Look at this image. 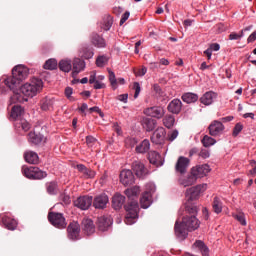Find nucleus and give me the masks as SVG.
I'll list each match as a JSON object with an SVG mask.
<instances>
[{"instance_id": "1", "label": "nucleus", "mask_w": 256, "mask_h": 256, "mask_svg": "<svg viewBox=\"0 0 256 256\" xmlns=\"http://www.w3.org/2000/svg\"><path fill=\"white\" fill-rule=\"evenodd\" d=\"M184 213L185 215L183 216L181 223L176 221L174 226L175 235L179 239H186L187 235H189V233H187L188 231H197L201 226V221L197 218L199 213L197 205L185 206Z\"/></svg>"}, {"instance_id": "2", "label": "nucleus", "mask_w": 256, "mask_h": 256, "mask_svg": "<svg viewBox=\"0 0 256 256\" xmlns=\"http://www.w3.org/2000/svg\"><path fill=\"white\" fill-rule=\"evenodd\" d=\"M44 83L43 80L39 77H32L29 82L25 83L20 88V93L24 95V97H36L39 95L41 91H43Z\"/></svg>"}, {"instance_id": "3", "label": "nucleus", "mask_w": 256, "mask_h": 256, "mask_svg": "<svg viewBox=\"0 0 256 256\" xmlns=\"http://www.w3.org/2000/svg\"><path fill=\"white\" fill-rule=\"evenodd\" d=\"M124 209L127 213L124 220L126 225H133L135 219L139 217V201L134 199L128 201V203L124 205Z\"/></svg>"}, {"instance_id": "4", "label": "nucleus", "mask_w": 256, "mask_h": 256, "mask_svg": "<svg viewBox=\"0 0 256 256\" xmlns=\"http://www.w3.org/2000/svg\"><path fill=\"white\" fill-rule=\"evenodd\" d=\"M207 191V184H198L186 190V204L185 207L188 205H196L193 201H197L199 199L201 193Z\"/></svg>"}, {"instance_id": "5", "label": "nucleus", "mask_w": 256, "mask_h": 256, "mask_svg": "<svg viewBox=\"0 0 256 256\" xmlns=\"http://www.w3.org/2000/svg\"><path fill=\"white\" fill-rule=\"evenodd\" d=\"M22 174L27 179H32V180H41L47 177V173L45 171L41 170L39 167H34V166H30V167L23 166Z\"/></svg>"}, {"instance_id": "6", "label": "nucleus", "mask_w": 256, "mask_h": 256, "mask_svg": "<svg viewBox=\"0 0 256 256\" xmlns=\"http://www.w3.org/2000/svg\"><path fill=\"white\" fill-rule=\"evenodd\" d=\"M48 221L53 227H56V229H65L67 227V221L65 220L63 213L49 212Z\"/></svg>"}, {"instance_id": "7", "label": "nucleus", "mask_w": 256, "mask_h": 256, "mask_svg": "<svg viewBox=\"0 0 256 256\" xmlns=\"http://www.w3.org/2000/svg\"><path fill=\"white\" fill-rule=\"evenodd\" d=\"M132 171L139 179H145L149 175V169L141 161H134L132 163Z\"/></svg>"}, {"instance_id": "8", "label": "nucleus", "mask_w": 256, "mask_h": 256, "mask_svg": "<svg viewBox=\"0 0 256 256\" xmlns=\"http://www.w3.org/2000/svg\"><path fill=\"white\" fill-rule=\"evenodd\" d=\"M29 73L30 70L27 66L25 65H16L13 69H12V75L13 77H15L16 79H18L20 82L21 81H25V79H27V77H29Z\"/></svg>"}, {"instance_id": "9", "label": "nucleus", "mask_w": 256, "mask_h": 256, "mask_svg": "<svg viewBox=\"0 0 256 256\" xmlns=\"http://www.w3.org/2000/svg\"><path fill=\"white\" fill-rule=\"evenodd\" d=\"M208 131L211 137H219V135H223V131H225V125H223V122L219 120H214L208 126Z\"/></svg>"}, {"instance_id": "10", "label": "nucleus", "mask_w": 256, "mask_h": 256, "mask_svg": "<svg viewBox=\"0 0 256 256\" xmlns=\"http://www.w3.org/2000/svg\"><path fill=\"white\" fill-rule=\"evenodd\" d=\"M189 165H191V160L187 157L180 156L175 164V171L180 175H185L187 173V169H189Z\"/></svg>"}, {"instance_id": "11", "label": "nucleus", "mask_w": 256, "mask_h": 256, "mask_svg": "<svg viewBox=\"0 0 256 256\" xmlns=\"http://www.w3.org/2000/svg\"><path fill=\"white\" fill-rule=\"evenodd\" d=\"M120 183L124 185V187H129L130 185L135 184V175H133V171L130 169H124L120 172Z\"/></svg>"}, {"instance_id": "12", "label": "nucleus", "mask_w": 256, "mask_h": 256, "mask_svg": "<svg viewBox=\"0 0 256 256\" xmlns=\"http://www.w3.org/2000/svg\"><path fill=\"white\" fill-rule=\"evenodd\" d=\"M144 115L153 117L154 119H163L165 116V108L161 106H152L144 110Z\"/></svg>"}, {"instance_id": "13", "label": "nucleus", "mask_w": 256, "mask_h": 256, "mask_svg": "<svg viewBox=\"0 0 256 256\" xmlns=\"http://www.w3.org/2000/svg\"><path fill=\"white\" fill-rule=\"evenodd\" d=\"M211 171V167L208 164L197 165L191 168V173L197 179H201Z\"/></svg>"}, {"instance_id": "14", "label": "nucleus", "mask_w": 256, "mask_h": 256, "mask_svg": "<svg viewBox=\"0 0 256 256\" xmlns=\"http://www.w3.org/2000/svg\"><path fill=\"white\" fill-rule=\"evenodd\" d=\"M74 205L82 211H87V209L93 205V196H80L74 201Z\"/></svg>"}, {"instance_id": "15", "label": "nucleus", "mask_w": 256, "mask_h": 256, "mask_svg": "<svg viewBox=\"0 0 256 256\" xmlns=\"http://www.w3.org/2000/svg\"><path fill=\"white\" fill-rule=\"evenodd\" d=\"M68 239L77 241L81 233V226L77 222H71L67 227Z\"/></svg>"}, {"instance_id": "16", "label": "nucleus", "mask_w": 256, "mask_h": 256, "mask_svg": "<svg viewBox=\"0 0 256 256\" xmlns=\"http://www.w3.org/2000/svg\"><path fill=\"white\" fill-rule=\"evenodd\" d=\"M165 135H167L165 128H157L151 136L152 143L155 145H163V143H165Z\"/></svg>"}, {"instance_id": "17", "label": "nucleus", "mask_w": 256, "mask_h": 256, "mask_svg": "<svg viewBox=\"0 0 256 256\" xmlns=\"http://www.w3.org/2000/svg\"><path fill=\"white\" fill-rule=\"evenodd\" d=\"M96 224L99 231H108L109 227L113 225V218L111 216H100Z\"/></svg>"}, {"instance_id": "18", "label": "nucleus", "mask_w": 256, "mask_h": 256, "mask_svg": "<svg viewBox=\"0 0 256 256\" xmlns=\"http://www.w3.org/2000/svg\"><path fill=\"white\" fill-rule=\"evenodd\" d=\"M169 113L173 115H179L181 113V109H183V102L180 99H173L167 106Z\"/></svg>"}, {"instance_id": "19", "label": "nucleus", "mask_w": 256, "mask_h": 256, "mask_svg": "<svg viewBox=\"0 0 256 256\" xmlns=\"http://www.w3.org/2000/svg\"><path fill=\"white\" fill-rule=\"evenodd\" d=\"M107 203H109V196L106 194H100L94 198L93 207H95V209H105V207H107Z\"/></svg>"}, {"instance_id": "20", "label": "nucleus", "mask_w": 256, "mask_h": 256, "mask_svg": "<svg viewBox=\"0 0 256 256\" xmlns=\"http://www.w3.org/2000/svg\"><path fill=\"white\" fill-rule=\"evenodd\" d=\"M0 221L9 231H15V229H17L18 222L14 218H11L7 215H2L0 217Z\"/></svg>"}, {"instance_id": "21", "label": "nucleus", "mask_w": 256, "mask_h": 256, "mask_svg": "<svg viewBox=\"0 0 256 256\" xmlns=\"http://www.w3.org/2000/svg\"><path fill=\"white\" fill-rule=\"evenodd\" d=\"M178 183L182 187H191L197 183V178L190 172L188 176H181L178 179Z\"/></svg>"}, {"instance_id": "22", "label": "nucleus", "mask_w": 256, "mask_h": 256, "mask_svg": "<svg viewBox=\"0 0 256 256\" xmlns=\"http://www.w3.org/2000/svg\"><path fill=\"white\" fill-rule=\"evenodd\" d=\"M215 99H217V93L208 91L202 95L200 98V103L206 106L213 105V101H215Z\"/></svg>"}, {"instance_id": "23", "label": "nucleus", "mask_w": 256, "mask_h": 256, "mask_svg": "<svg viewBox=\"0 0 256 256\" xmlns=\"http://www.w3.org/2000/svg\"><path fill=\"white\" fill-rule=\"evenodd\" d=\"M141 125H142L143 129H145V131H147L149 133L151 131H154L155 127H157V120H155L153 118L144 117L141 120Z\"/></svg>"}, {"instance_id": "24", "label": "nucleus", "mask_w": 256, "mask_h": 256, "mask_svg": "<svg viewBox=\"0 0 256 256\" xmlns=\"http://www.w3.org/2000/svg\"><path fill=\"white\" fill-rule=\"evenodd\" d=\"M82 230L86 235H93L95 233V224L93 220L87 218L82 220Z\"/></svg>"}, {"instance_id": "25", "label": "nucleus", "mask_w": 256, "mask_h": 256, "mask_svg": "<svg viewBox=\"0 0 256 256\" xmlns=\"http://www.w3.org/2000/svg\"><path fill=\"white\" fill-rule=\"evenodd\" d=\"M23 113L25 109L21 105H14L10 112V119H13L15 122L19 119H23Z\"/></svg>"}, {"instance_id": "26", "label": "nucleus", "mask_w": 256, "mask_h": 256, "mask_svg": "<svg viewBox=\"0 0 256 256\" xmlns=\"http://www.w3.org/2000/svg\"><path fill=\"white\" fill-rule=\"evenodd\" d=\"M123 205H125V196L116 193L113 197H112V207L113 209H115V211H119V209H121V207H123Z\"/></svg>"}, {"instance_id": "27", "label": "nucleus", "mask_w": 256, "mask_h": 256, "mask_svg": "<svg viewBox=\"0 0 256 256\" xmlns=\"http://www.w3.org/2000/svg\"><path fill=\"white\" fill-rule=\"evenodd\" d=\"M151 203H153V198L151 196V192L146 191L142 194L140 198V205L142 209H149L151 207Z\"/></svg>"}, {"instance_id": "28", "label": "nucleus", "mask_w": 256, "mask_h": 256, "mask_svg": "<svg viewBox=\"0 0 256 256\" xmlns=\"http://www.w3.org/2000/svg\"><path fill=\"white\" fill-rule=\"evenodd\" d=\"M124 193L128 197L129 201H137V197H139V193H141V188H139V186H134L126 189Z\"/></svg>"}, {"instance_id": "29", "label": "nucleus", "mask_w": 256, "mask_h": 256, "mask_svg": "<svg viewBox=\"0 0 256 256\" xmlns=\"http://www.w3.org/2000/svg\"><path fill=\"white\" fill-rule=\"evenodd\" d=\"M24 159L30 165H37L39 163V155L34 151H26L24 153Z\"/></svg>"}, {"instance_id": "30", "label": "nucleus", "mask_w": 256, "mask_h": 256, "mask_svg": "<svg viewBox=\"0 0 256 256\" xmlns=\"http://www.w3.org/2000/svg\"><path fill=\"white\" fill-rule=\"evenodd\" d=\"M91 43L93 44L94 47H98V48L107 47V43L105 42V39H103V37H101L97 33L92 34Z\"/></svg>"}, {"instance_id": "31", "label": "nucleus", "mask_w": 256, "mask_h": 256, "mask_svg": "<svg viewBox=\"0 0 256 256\" xmlns=\"http://www.w3.org/2000/svg\"><path fill=\"white\" fill-rule=\"evenodd\" d=\"M45 187L48 195H57L59 193V184L55 180L46 182Z\"/></svg>"}, {"instance_id": "32", "label": "nucleus", "mask_w": 256, "mask_h": 256, "mask_svg": "<svg viewBox=\"0 0 256 256\" xmlns=\"http://www.w3.org/2000/svg\"><path fill=\"white\" fill-rule=\"evenodd\" d=\"M181 99L184 103H187L189 105L191 103H197V101H199V95L191 92H186L181 96Z\"/></svg>"}, {"instance_id": "33", "label": "nucleus", "mask_w": 256, "mask_h": 256, "mask_svg": "<svg viewBox=\"0 0 256 256\" xmlns=\"http://www.w3.org/2000/svg\"><path fill=\"white\" fill-rule=\"evenodd\" d=\"M148 160L152 165H161V154L157 151H150L148 153Z\"/></svg>"}, {"instance_id": "34", "label": "nucleus", "mask_w": 256, "mask_h": 256, "mask_svg": "<svg viewBox=\"0 0 256 256\" xmlns=\"http://www.w3.org/2000/svg\"><path fill=\"white\" fill-rule=\"evenodd\" d=\"M59 67L60 71H63L64 73H69V71H71L72 66L71 65H44L43 69H46L48 71H55L57 70Z\"/></svg>"}, {"instance_id": "35", "label": "nucleus", "mask_w": 256, "mask_h": 256, "mask_svg": "<svg viewBox=\"0 0 256 256\" xmlns=\"http://www.w3.org/2000/svg\"><path fill=\"white\" fill-rule=\"evenodd\" d=\"M14 126L16 129H22L24 132H27L29 129H31V124L23 118L16 120Z\"/></svg>"}, {"instance_id": "36", "label": "nucleus", "mask_w": 256, "mask_h": 256, "mask_svg": "<svg viewBox=\"0 0 256 256\" xmlns=\"http://www.w3.org/2000/svg\"><path fill=\"white\" fill-rule=\"evenodd\" d=\"M28 141L32 143V145H39V143L43 142V135L37 134L35 132H30L28 134Z\"/></svg>"}, {"instance_id": "37", "label": "nucleus", "mask_w": 256, "mask_h": 256, "mask_svg": "<svg viewBox=\"0 0 256 256\" xmlns=\"http://www.w3.org/2000/svg\"><path fill=\"white\" fill-rule=\"evenodd\" d=\"M151 149V142L149 140L144 139L138 146H136V153H147Z\"/></svg>"}, {"instance_id": "38", "label": "nucleus", "mask_w": 256, "mask_h": 256, "mask_svg": "<svg viewBox=\"0 0 256 256\" xmlns=\"http://www.w3.org/2000/svg\"><path fill=\"white\" fill-rule=\"evenodd\" d=\"M212 209L217 215L223 211V202H221V199L217 196L213 199Z\"/></svg>"}, {"instance_id": "39", "label": "nucleus", "mask_w": 256, "mask_h": 256, "mask_svg": "<svg viewBox=\"0 0 256 256\" xmlns=\"http://www.w3.org/2000/svg\"><path fill=\"white\" fill-rule=\"evenodd\" d=\"M194 246L197 247V249H199V251L201 252V254L203 256H209V247H207V245H205V242H203L201 240H197L194 243Z\"/></svg>"}, {"instance_id": "40", "label": "nucleus", "mask_w": 256, "mask_h": 256, "mask_svg": "<svg viewBox=\"0 0 256 256\" xmlns=\"http://www.w3.org/2000/svg\"><path fill=\"white\" fill-rule=\"evenodd\" d=\"M71 63V59L68 58L62 59L59 63L57 62V59L50 58L45 62L44 65H71Z\"/></svg>"}, {"instance_id": "41", "label": "nucleus", "mask_w": 256, "mask_h": 256, "mask_svg": "<svg viewBox=\"0 0 256 256\" xmlns=\"http://www.w3.org/2000/svg\"><path fill=\"white\" fill-rule=\"evenodd\" d=\"M101 27L104 29V31H109V29L113 27V17H111L109 14L105 15Z\"/></svg>"}, {"instance_id": "42", "label": "nucleus", "mask_w": 256, "mask_h": 256, "mask_svg": "<svg viewBox=\"0 0 256 256\" xmlns=\"http://www.w3.org/2000/svg\"><path fill=\"white\" fill-rule=\"evenodd\" d=\"M6 87H9L11 90L16 89L17 85H19L20 81L12 75V77H8L4 80Z\"/></svg>"}, {"instance_id": "43", "label": "nucleus", "mask_w": 256, "mask_h": 256, "mask_svg": "<svg viewBox=\"0 0 256 256\" xmlns=\"http://www.w3.org/2000/svg\"><path fill=\"white\" fill-rule=\"evenodd\" d=\"M89 83H90V85H93V83H94V89H105V84L101 83L97 80V76H96L95 72L90 75Z\"/></svg>"}, {"instance_id": "44", "label": "nucleus", "mask_w": 256, "mask_h": 256, "mask_svg": "<svg viewBox=\"0 0 256 256\" xmlns=\"http://www.w3.org/2000/svg\"><path fill=\"white\" fill-rule=\"evenodd\" d=\"M220 49L221 46L218 43H212L210 44L209 48L204 51V55H206L207 59H211L213 51H219Z\"/></svg>"}, {"instance_id": "45", "label": "nucleus", "mask_w": 256, "mask_h": 256, "mask_svg": "<svg viewBox=\"0 0 256 256\" xmlns=\"http://www.w3.org/2000/svg\"><path fill=\"white\" fill-rule=\"evenodd\" d=\"M27 97L21 95V93H15L10 97L11 103H25L27 102Z\"/></svg>"}, {"instance_id": "46", "label": "nucleus", "mask_w": 256, "mask_h": 256, "mask_svg": "<svg viewBox=\"0 0 256 256\" xmlns=\"http://www.w3.org/2000/svg\"><path fill=\"white\" fill-rule=\"evenodd\" d=\"M163 125L166 126L167 129H171L173 125H175V116L168 114L163 118Z\"/></svg>"}, {"instance_id": "47", "label": "nucleus", "mask_w": 256, "mask_h": 256, "mask_svg": "<svg viewBox=\"0 0 256 256\" xmlns=\"http://www.w3.org/2000/svg\"><path fill=\"white\" fill-rule=\"evenodd\" d=\"M201 143L203 147H211L217 143V140H215L213 137L209 135H205L201 140Z\"/></svg>"}, {"instance_id": "48", "label": "nucleus", "mask_w": 256, "mask_h": 256, "mask_svg": "<svg viewBox=\"0 0 256 256\" xmlns=\"http://www.w3.org/2000/svg\"><path fill=\"white\" fill-rule=\"evenodd\" d=\"M232 217H234L236 221H238V223H240V225H242L243 227L247 225V220H245V213L237 212L235 214H232Z\"/></svg>"}, {"instance_id": "49", "label": "nucleus", "mask_w": 256, "mask_h": 256, "mask_svg": "<svg viewBox=\"0 0 256 256\" xmlns=\"http://www.w3.org/2000/svg\"><path fill=\"white\" fill-rule=\"evenodd\" d=\"M59 201H61L62 205H71V196L66 193H62L59 196Z\"/></svg>"}, {"instance_id": "50", "label": "nucleus", "mask_w": 256, "mask_h": 256, "mask_svg": "<svg viewBox=\"0 0 256 256\" xmlns=\"http://www.w3.org/2000/svg\"><path fill=\"white\" fill-rule=\"evenodd\" d=\"M81 71H85V66H82V65L73 66L72 77L75 79V77H77V75H79V73H81Z\"/></svg>"}, {"instance_id": "51", "label": "nucleus", "mask_w": 256, "mask_h": 256, "mask_svg": "<svg viewBox=\"0 0 256 256\" xmlns=\"http://www.w3.org/2000/svg\"><path fill=\"white\" fill-rule=\"evenodd\" d=\"M177 137H179L178 130L169 131L168 135H167V141H170V143H172V141H175L177 139Z\"/></svg>"}, {"instance_id": "52", "label": "nucleus", "mask_w": 256, "mask_h": 256, "mask_svg": "<svg viewBox=\"0 0 256 256\" xmlns=\"http://www.w3.org/2000/svg\"><path fill=\"white\" fill-rule=\"evenodd\" d=\"M137 145V139L135 138H126L125 139V146L128 149H133V147H135Z\"/></svg>"}, {"instance_id": "53", "label": "nucleus", "mask_w": 256, "mask_h": 256, "mask_svg": "<svg viewBox=\"0 0 256 256\" xmlns=\"http://www.w3.org/2000/svg\"><path fill=\"white\" fill-rule=\"evenodd\" d=\"M109 81L113 89H117V78L115 77V72L109 71Z\"/></svg>"}, {"instance_id": "54", "label": "nucleus", "mask_w": 256, "mask_h": 256, "mask_svg": "<svg viewBox=\"0 0 256 256\" xmlns=\"http://www.w3.org/2000/svg\"><path fill=\"white\" fill-rule=\"evenodd\" d=\"M241 131H243V124L237 123L233 128V132H232L233 137H237L239 133H241Z\"/></svg>"}, {"instance_id": "55", "label": "nucleus", "mask_w": 256, "mask_h": 256, "mask_svg": "<svg viewBox=\"0 0 256 256\" xmlns=\"http://www.w3.org/2000/svg\"><path fill=\"white\" fill-rule=\"evenodd\" d=\"M109 63V58L105 55L99 56L96 59V65H107Z\"/></svg>"}, {"instance_id": "56", "label": "nucleus", "mask_w": 256, "mask_h": 256, "mask_svg": "<svg viewBox=\"0 0 256 256\" xmlns=\"http://www.w3.org/2000/svg\"><path fill=\"white\" fill-rule=\"evenodd\" d=\"M136 77H143L147 73V67H142L141 69H133Z\"/></svg>"}, {"instance_id": "57", "label": "nucleus", "mask_w": 256, "mask_h": 256, "mask_svg": "<svg viewBox=\"0 0 256 256\" xmlns=\"http://www.w3.org/2000/svg\"><path fill=\"white\" fill-rule=\"evenodd\" d=\"M242 37H243V30H241L239 34L232 32L229 35L230 41H237V40L241 39Z\"/></svg>"}, {"instance_id": "58", "label": "nucleus", "mask_w": 256, "mask_h": 256, "mask_svg": "<svg viewBox=\"0 0 256 256\" xmlns=\"http://www.w3.org/2000/svg\"><path fill=\"white\" fill-rule=\"evenodd\" d=\"M133 89L135 91L134 99H137V97H139V93H141V84H139V82H134Z\"/></svg>"}, {"instance_id": "59", "label": "nucleus", "mask_w": 256, "mask_h": 256, "mask_svg": "<svg viewBox=\"0 0 256 256\" xmlns=\"http://www.w3.org/2000/svg\"><path fill=\"white\" fill-rule=\"evenodd\" d=\"M89 112L90 113H98V115L100 117H105V114L103 113V111H101V108H99V106H94L89 108Z\"/></svg>"}, {"instance_id": "60", "label": "nucleus", "mask_w": 256, "mask_h": 256, "mask_svg": "<svg viewBox=\"0 0 256 256\" xmlns=\"http://www.w3.org/2000/svg\"><path fill=\"white\" fill-rule=\"evenodd\" d=\"M210 155L209 150L205 148L201 149V151L198 153V156H200L202 159H209Z\"/></svg>"}, {"instance_id": "61", "label": "nucleus", "mask_w": 256, "mask_h": 256, "mask_svg": "<svg viewBox=\"0 0 256 256\" xmlns=\"http://www.w3.org/2000/svg\"><path fill=\"white\" fill-rule=\"evenodd\" d=\"M95 143H97V139L93 136H87L86 137V145L88 147H93V145H95Z\"/></svg>"}, {"instance_id": "62", "label": "nucleus", "mask_w": 256, "mask_h": 256, "mask_svg": "<svg viewBox=\"0 0 256 256\" xmlns=\"http://www.w3.org/2000/svg\"><path fill=\"white\" fill-rule=\"evenodd\" d=\"M216 31H217V33H223L225 31H227V26H225V24H223V23H219L216 25Z\"/></svg>"}, {"instance_id": "63", "label": "nucleus", "mask_w": 256, "mask_h": 256, "mask_svg": "<svg viewBox=\"0 0 256 256\" xmlns=\"http://www.w3.org/2000/svg\"><path fill=\"white\" fill-rule=\"evenodd\" d=\"M130 16H131V13H130L129 11H126V12L122 15V17H121V19H120V25L125 24V22L127 21V19H129Z\"/></svg>"}, {"instance_id": "64", "label": "nucleus", "mask_w": 256, "mask_h": 256, "mask_svg": "<svg viewBox=\"0 0 256 256\" xmlns=\"http://www.w3.org/2000/svg\"><path fill=\"white\" fill-rule=\"evenodd\" d=\"M93 55V50H85L82 57L83 59H92Z\"/></svg>"}]
</instances>
